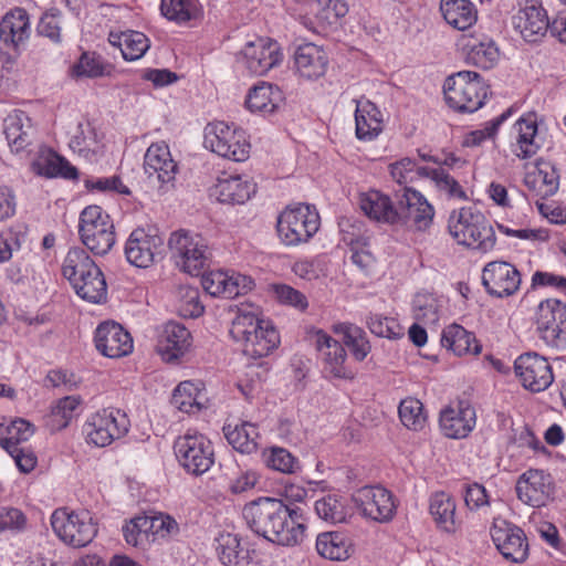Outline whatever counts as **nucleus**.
I'll return each mask as SVG.
<instances>
[{"instance_id": "473e14b6", "label": "nucleus", "mask_w": 566, "mask_h": 566, "mask_svg": "<svg viewBox=\"0 0 566 566\" xmlns=\"http://www.w3.org/2000/svg\"><path fill=\"white\" fill-rule=\"evenodd\" d=\"M280 344V335L270 321H264L256 333L249 337L243 353L251 358L268 356Z\"/></svg>"}, {"instance_id": "0e129e2a", "label": "nucleus", "mask_w": 566, "mask_h": 566, "mask_svg": "<svg viewBox=\"0 0 566 566\" xmlns=\"http://www.w3.org/2000/svg\"><path fill=\"white\" fill-rule=\"evenodd\" d=\"M149 528L151 541H156L158 537H171L177 535L179 532L178 523L171 516L166 514L149 516Z\"/></svg>"}, {"instance_id": "603ef678", "label": "nucleus", "mask_w": 566, "mask_h": 566, "mask_svg": "<svg viewBox=\"0 0 566 566\" xmlns=\"http://www.w3.org/2000/svg\"><path fill=\"white\" fill-rule=\"evenodd\" d=\"M34 426L22 418H18L7 427L9 437L0 440V446L7 452H14L20 442L28 441L34 433Z\"/></svg>"}, {"instance_id": "e433bc0d", "label": "nucleus", "mask_w": 566, "mask_h": 566, "mask_svg": "<svg viewBox=\"0 0 566 566\" xmlns=\"http://www.w3.org/2000/svg\"><path fill=\"white\" fill-rule=\"evenodd\" d=\"M95 271L96 274L92 273L87 276L85 273L82 277L76 279L72 287L81 298L98 304L106 300L107 284L103 272L96 264Z\"/></svg>"}, {"instance_id": "f8f14e48", "label": "nucleus", "mask_w": 566, "mask_h": 566, "mask_svg": "<svg viewBox=\"0 0 566 566\" xmlns=\"http://www.w3.org/2000/svg\"><path fill=\"white\" fill-rule=\"evenodd\" d=\"M144 170L149 184L160 193L175 188L178 165L172 159L168 145L151 144L144 156Z\"/></svg>"}, {"instance_id": "2eb2a0df", "label": "nucleus", "mask_w": 566, "mask_h": 566, "mask_svg": "<svg viewBox=\"0 0 566 566\" xmlns=\"http://www.w3.org/2000/svg\"><path fill=\"white\" fill-rule=\"evenodd\" d=\"M353 501L365 517L379 523L391 521L396 514L394 496L382 486H364L353 495Z\"/></svg>"}, {"instance_id": "338daca9", "label": "nucleus", "mask_w": 566, "mask_h": 566, "mask_svg": "<svg viewBox=\"0 0 566 566\" xmlns=\"http://www.w3.org/2000/svg\"><path fill=\"white\" fill-rule=\"evenodd\" d=\"M85 187L88 190H96L99 192L116 191L122 195H129L130 190L125 186L118 176L90 178L85 180Z\"/></svg>"}, {"instance_id": "37998d69", "label": "nucleus", "mask_w": 566, "mask_h": 566, "mask_svg": "<svg viewBox=\"0 0 566 566\" xmlns=\"http://www.w3.org/2000/svg\"><path fill=\"white\" fill-rule=\"evenodd\" d=\"M217 551L221 563L226 566H249L248 551L241 547L240 538L235 534H221L218 539Z\"/></svg>"}, {"instance_id": "de8ad7c7", "label": "nucleus", "mask_w": 566, "mask_h": 566, "mask_svg": "<svg viewBox=\"0 0 566 566\" xmlns=\"http://www.w3.org/2000/svg\"><path fill=\"white\" fill-rule=\"evenodd\" d=\"M337 332L343 335V342L357 360L361 361L367 357L371 347L366 333L360 327L354 324H342Z\"/></svg>"}, {"instance_id": "4be33fe9", "label": "nucleus", "mask_w": 566, "mask_h": 566, "mask_svg": "<svg viewBox=\"0 0 566 566\" xmlns=\"http://www.w3.org/2000/svg\"><path fill=\"white\" fill-rule=\"evenodd\" d=\"M491 536L505 559L514 563H522L526 559L528 545L525 534L520 527L507 523L495 524L491 530Z\"/></svg>"}, {"instance_id": "58836bf2", "label": "nucleus", "mask_w": 566, "mask_h": 566, "mask_svg": "<svg viewBox=\"0 0 566 566\" xmlns=\"http://www.w3.org/2000/svg\"><path fill=\"white\" fill-rule=\"evenodd\" d=\"M462 113H473L483 106L488 88L476 72L462 71Z\"/></svg>"}, {"instance_id": "c03bdc74", "label": "nucleus", "mask_w": 566, "mask_h": 566, "mask_svg": "<svg viewBox=\"0 0 566 566\" xmlns=\"http://www.w3.org/2000/svg\"><path fill=\"white\" fill-rule=\"evenodd\" d=\"M455 510V502L448 494L441 492L432 496L430 513L439 527L448 533H454L457 531Z\"/></svg>"}, {"instance_id": "ddd939ff", "label": "nucleus", "mask_w": 566, "mask_h": 566, "mask_svg": "<svg viewBox=\"0 0 566 566\" xmlns=\"http://www.w3.org/2000/svg\"><path fill=\"white\" fill-rule=\"evenodd\" d=\"M512 25L527 43H538L551 31L547 11L536 0H524L512 17Z\"/></svg>"}, {"instance_id": "6e6552de", "label": "nucleus", "mask_w": 566, "mask_h": 566, "mask_svg": "<svg viewBox=\"0 0 566 566\" xmlns=\"http://www.w3.org/2000/svg\"><path fill=\"white\" fill-rule=\"evenodd\" d=\"M175 455L184 470L192 475H202L214 463L211 441L201 433L187 432L176 439Z\"/></svg>"}, {"instance_id": "13d9d810", "label": "nucleus", "mask_w": 566, "mask_h": 566, "mask_svg": "<svg viewBox=\"0 0 566 566\" xmlns=\"http://www.w3.org/2000/svg\"><path fill=\"white\" fill-rule=\"evenodd\" d=\"M367 324L370 332L378 337L396 339L403 335L400 324L391 317L380 314H370L367 318Z\"/></svg>"}, {"instance_id": "69168bd1", "label": "nucleus", "mask_w": 566, "mask_h": 566, "mask_svg": "<svg viewBox=\"0 0 566 566\" xmlns=\"http://www.w3.org/2000/svg\"><path fill=\"white\" fill-rule=\"evenodd\" d=\"M415 318L423 324H432L438 321V307L436 300L429 295H417L413 301Z\"/></svg>"}, {"instance_id": "c756f323", "label": "nucleus", "mask_w": 566, "mask_h": 566, "mask_svg": "<svg viewBox=\"0 0 566 566\" xmlns=\"http://www.w3.org/2000/svg\"><path fill=\"white\" fill-rule=\"evenodd\" d=\"M283 99V93L279 86L262 82L250 90L245 104L251 112L271 114L279 108Z\"/></svg>"}, {"instance_id": "393cba45", "label": "nucleus", "mask_w": 566, "mask_h": 566, "mask_svg": "<svg viewBox=\"0 0 566 566\" xmlns=\"http://www.w3.org/2000/svg\"><path fill=\"white\" fill-rule=\"evenodd\" d=\"M462 208V245L480 252L490 251L495 244V234L484 216L471 214L473 222H468Z\"/></svg>"}, {"instance_id": "dca6fc26", "label": "nucleus", "mask_w": 566, "mask_h": 566, "mask_svg": "<svg viewBox=\"0 0 566 566\" xmlns=\"http://www.w3.org/2000/svg\"><path fill=\"white\" fill-rule=\"evenodd\" d=\"M514 369L523 386L533 392L545 390L554 380L549 363L537 353H525L518 356L514 363Z\"/></svg>"}, {"instance_id": "774afa93", "label": "nucleus", "mask_w": 566, "mask_h": 566, "mask_svg": "<svg viewBox=\"0 0 566 566\" xmlns=\"http://www.w3.org/2000/svg\"><path fill=\"white\" fill-rule=\"evenodd\" d=\"M275 292L279 301L283 304L292 305L302 311L308 305L305 295L292 286L277 285Z\"/></svg>"}, {"instance_id": "20e7f679", "label": "nucleus", "mask_w": 566, "mask_h": 566, "mask_svg": "<svg viewBox=\"0 0 566 566\" xmlns=\"http://www.w3.org/2000/svg\"><path fill=\"white\" fill-rule=\"evenodd\" d=\"M78 232L83 244L96 255L106 254L115 243L113 221L99 206L81 212Z\"/></svg>"}, {"instance_id": "680f3d73", "label": "nucleus", "mask_w": 566, "mask_h": 566, "mask_svg": "<svg viewBox=\"0 0 566 566\" xmlns=\"http://www.w3.org/2000/svg\"><path fill=\"white\" fill-rule=\"evenodd\" d=\"M453 405L446 406L440 411L439 427L442 434L450 439H459L460 432V400Z\"/></svg>"}, {"instance_id": "a19ab883", "label": "nucleus", "mask_w": 566, "mask_h": 566, "mask_svg": "<svg viewBox=\"0 0 566 566\" xmlns=\"http://www.w3.org/2000/svg\"><path fill=\"white\" fill-rule=\"evenodd\" d=\"M228 442L241 453H252L256 450L259 431L254 423L243 421L241 424L223 427Z\"/></svg>"}, {"instance_id": "0eeeda50", "label": "nucleus", "mask_w": 566, "mask_h": 566, "mask_svg": "<svg viewBox=\"0 0 566 566\" xmlns=\"http://www.w3.org/2000/svg\"><path fill=\"white\" fill-rule=\"evenodd\" d=\"M51 525L59 538L73 547L86 546L97 534L96 524L87 511L57 509L51 516Z\"/></svg>"}, {"instance_id": "7ed1b4c3", "label": "nucleus", "mask_w": 566, "mask_h": 566, "mask_svg": "<svg viewBox=\"0 0 566 566\" xmlns=\"http://www.w3.org/2000/svg\"><path fill=\"white\" fill-rule=\"evenodd\" d=\"M319 214L315 207L301 203L286 208L277 218L276 230L281 241L287 247L308 242L318 231Z\"/></svg>"}, {"instance_id": "1a4fd4ad", "label": "nucleus", "mask_w": 566, "mask_h": 566, "mask_svg": "<svg viewBox=\"0 0 566 566\" xmlns=\"http://www.w3.org/2000/svg\"><path fill=\"white\" fill-rule=\"evenodd\" d=\"M168 247L176 264L190 275L198 276L208 265L209 252L203 239L180 230L171 233Z\"/></svg>"}, {"instance_id": "39448f33", "label": "nucleus", "mask_w": 566, "mask_h": 566, "mask_svg": "<svg viewBox=\"0 0 566 566\" xmlns=\"http://www.w3.org/2000/svg\"><path fill=\"white\" fill-rule=\"evenodd\" d=\"M536 332L544 344L566 352V303L558 298H546L537 305Z\"/></svg>"}, {"instance_id": "c9c22d12", "label": "nucleus", "mask_w": 566, "mask_h": 566, "mask_svg": "<svg viewBox=\"0 0 566 566\" xmlns=\"http://www.w3.org/2000/svg\"><path fill=\"white\" fill-rule=\"evenodd\" d=\"M525 184L532 189H536L542 197H551L555 195L559 188V174L554 164L551 161L538 159L536 161V172L525 177Z\"/></svg>"}, {"instance_id": "864d4df0", "label": "nucleus", "mask_w": 566, "mask_h": 566, "mask_svg": "<svg viewBox=\"0 0 566 566\" xmlns=\"http://www.w3.org/2000/svg\"><path fill=\"white\" fill-rule=\"evenodd\" d=\"M398 412L401 422L408 429L418 431L423 428L426 416L423 415V406L420 400L415 398L401 400Z\"/></svg>"}, {"instance_id": "4468645a", "label": "nucleus", "mask_w": 566, "mask_h": 566, "mask_svg": "<svg viewBox=\"0 0 566 566\" xmlns=\"http://www.w3.org/2000/svg\"><path fill=\"white\" fill-rule=\"evenodd\" d=\"M30 34L28 14L22 9L7 13L0 21V56L3 63L14 62L19 48Z\"/></svg>"}, {"instance_id": "052dcab7", "label": "nucleus", "mask_w": 566, "mask_h": 566, "mask_svg": "<svg viewBox=\"0 0 566 566\" xmlns=\"http://www.w3.org/2000/svg\"><path fill=\"white\" fill-rule=\"evenodd\" d=\"M511 115V111L507 109L502 113L496 118L486 123L483 129H476L468 133L462 140V146L472 147L480 146L485 139L493 138L501 126V124L506 120V118Z\"/></svg>"}, {"instance_id": "cd10ccee", "label": "nucleus", "mask_w": 566, "mask_h": 566, "mask_svg": "<svg viewBox=\"0 0 566 566\" xmlns=\"http://www.w3.org/2000/svg\"><path fill=\"white\" fill-rule=\"evenodd\" d=\"M359 206L368 218L378 222L395 224V218L397 217L395 212L396 199L391 200L387 195L371 190L360 196Z\"/></svg>"}, {"instance_id": "5fc2aeb1", "label": "nucleus", "mask_w": 566, "mask_h": 566, "mask_svg": "<svg viewBox=\"0 0 566 566\" xmlns=\"http://www.w3.org/2000/svg\"><path fill=\"white\" fill-rule=\"evenodd\" d=\"M392 179L402 187L413 181L416 177L429 176V168L419 167L410 158H402L389 166Z\"/></svg>"}, {"instance_id": "412c9836", "label": "nucleus", "mask_w": 566, "mask_h": 566, "mask_svg": "<svg viewBox=\"0 0 566 566\" xmlns=\"http://www.w3.org/2000/svg\"><path fill=\"white\" fill-rule=\"evenodd\" d=\"M315 347L324 360V373L334 378L350 379L354 373L345 365L346 350L344 346L323 331L315 334Z\"/></svg>"}, {"instance_id": "3c124183", "label": "nucleus", "mask_w": 566, "mask_h": 566, "mask_svg": "<svg viewBox=\"0 0 566 566\" xmlns=\"http://www.w3.org/2000/svg\"><path fill=\"white\" fill-rule=\"evenodd\" d=\"M264 319L259 318L252 313H239L232 321L230 335L237 343H241L244 347L249 342V337L256 333Z\"/></svg>"}, {"instance_id": "bf43d9fd", "label": "nucleus", "mask_w": 566, "mask_h": 566, "mask_svg": "<svg viewBox=\"0 0 566 566\" xmlns=\"http://www.w3.org/2000/svg\"><path fill=\"white\" fill-rule=\"evenodd\" d=\"M123 535L127 544L139 546L144 541H149V516H136L123 526Z\"/></svg>"}, {"instance_id": "c85d7f7f", "label": "nucleus", "mask_w": 566, "mask_h": 566, "mask_svg": "<svg viewBox=\"0 0 566 566\" xmlns=\"http://www.w3.org/2000/svg\"><path fill=\"white\" fill-rule=\"evenodd\" d=\"M4 135L11 150L19 153L31 144L33 133L30 118L22 111H15L4 119Z\"/></svg>"}, {"instance_id": "6e6d98bb", "label": "nucleus", "mask_w": 566, "mask_h": 566, "mask_svg": "<svg viewBox=\"0 0 566 566\" xmlns=\"http://www.w3.org/2000/svg\"><path fill=\"white\" fill-rule=\"evenodd\" d=\"M178 313L180 316L186 318H197L203 313L205 307L200 303V293L198 289L180 286L178 290Z\"/></svg>"}, {"instance_id": "a211bd4d", "label": "nucleus", "mask_w": 566, "mask_h": 566, "mask_svg": "<svg viewBox=\"0 0 566 566\" xmlns=\"http://www.w3.org/2000/svg\"><path fill=\"white\" fill-rule=\"evenodd\" d=\"M242 54L245 67L251 74L259 76L279 65L283 56L277 42L269 38L248 42Z\"/></svg>"}, {"instance_id": "5701e85b", "label": "nucleus", "mask_w": 566, "mask_h": 566, "mask_svg": "<svg viewBox=\"0 0 566 566\" xmlns=\"http://www.w3.org/2000/svg\"><path fill=\"white\" fill-rule=\"evenodd\" d=\"M164 241L157 234L147 233L144 229L134 230L125 245L127 261L137 268H148L153 264Z\"/></svg>"}, {"instance_id": "a18cd8bd", "label": "nucleus", "mask_w": 566, "mask_h": 566, "mask_svg": "<svg viewBox=\"0 0 566 566\" xmlns=\"http://www.w3.org/2000/svg\"><path fill=\"white\" fill-rule=\"evenodd\" d=\"M160 10L168 20L177 23L198 20L202 15L198 0H161Z\"/></svg>"}, {"instance_id": "f3484780", "label": "nucleus", "mask_w": 566, "mask_h": 566, "mask_svg": "<svg viewBox=\"0 0 566 566\" xmlns=\"http://www.w3.org/2000/svg\"><path fill=\"white\" fill-rule=\"evenodd\" d=\"M482 283L490 295L499 298L509 297L520 289L521 274L511 263L493 261L484 266Z\"/></svg>"}, {"instance_id": "4d7b16f0", "label": "nucleus", "mask_w": 566, "mask_h": 566, "mask_svg": "<svg viewBox=\"0 0 566 566\" xmlns=\"http://www.w3.org/2000/svg\"><path fill=\"white\" fill-rule=\"evenodd\" d=\"M107 66L95 52H84L72 70L76 77H99L106 74Z\"/></svg>"}, {"instance_id": "a878e982", "label": "nucleus", "mask_w": 566, "mask_h": 566, "mask_svg": "<svg viewBox=\"0 0 566 566\" xmlns=\"http://www.w3.org/2000/svg\"><path fill=\"white\" fill-rule=\"evenodd\" d=\"M256 191V186L242 176H223L218 178L213 195L222 203L242 205Z\"/></svg>"}, {"instance_id": "9b49d317", "label": "nucleus", "mask_w": 566, "mask_h": 566, "mask_svg": "<svg viewBox=\"0 0 566 566\" xmlns=\"http://www.w3.org/2000/svg\"><path fill=\"white\" fill-rule=\"evenodd\" d=\"M129 424L126 413L119 409H103L91 416L83 431L88 443L102 448L125 436Z\"/></svg>"}, {"instance_id": "aec40b11", "label": "nucleus", "mask_w": 566, "mask_h": 566, "mask_svg": "<svg viewBox=\"0 0 566 566\" xmlns=\"http://www.w3.org/2000/svg\"><path fill=\"white\" fill-rule=\"evenodd\" d=\"M95 347L108 358H119L133 350L130 334L115 322H104L95 331Z\"/></svg>"}, {"instance_id": "9d476101", "label": "nucleus", "mask_w": 566, "mask_h": 566, "mask_svg": "<svg viewBox=\"0 0 566 566\" xmlns=\"http://www.w3.org/2000/svg\"><path fill=\"white\" fill-rule=\"evenodd\" d=\"M397 217L395 224L406 226L416 230H426L432 222L434 210L428 200L419 192L407 186L396 190Z\"/></svg>"}, {"instance_id": "f257e3e1", "label": "nucleus", "mask_w": 566, "mask_h": 566, "mask_svg": "<svg viewBox=\"0 0 566 566\" xmlns=\"http://www.w3.org/2000/svg\"><path fill=\"white\" fill-rule=\"evenodd\" d=\"M247 526L258 536L280 545L294 546L303 541L305 518L300 507H291L282 500L259 497L242 510Z\"/></svg>"}, {"instance_id": "49530a36", "label": "nucleus", "mask_w": 566, "mask_h": 566, "mask_svg": "<svg viewBox=\"0 0 566 566\" xmlns=\"http://www.w3.org/2000/svg\"><path fill=\"white\" fill-rule=\"evenodd\" d=\"M263 463L275 471L285 474L300 470V461L289 450L282 447H270L262 451Z\"/></svg>"}, {"instance_id": "72a5a7b5", "label": "nucleus", "mask_w": 566, "mask_h": 566, "mask_svg": "<svg viewBox=\"0 0 566 566\" xmlns=\"http://www.w3.org/2000/svg\"><path fill=\"white\" fill-rule=\"evenodd\" d=\"M356 136L360 140H373L382 130L381 113L370 102L358 104L355 112Z\"/></svg>"}, {"instance_id": "f03ea898", "label": "nucleus", "mask_w": 566, "mask_h": 566, "mask_svg": "<svg viewBox=\"0 0 566 566\" xmlns=\"http://www.w3.org/2000/svg\"><path fill=\"white\" fill-rule=\"evenodd\" d=\"M478 21V9L470 0H462V56L465 63L489 70L495 64L499 50L484 34H472L470 28Z\"/></svg>"}, {"instance_id": "ea45409f", "label": "nucleus", "mask_w": 566, "mask_h": 566, "mask_svg": "<svg viewBox=\"0 0 566 566\" xmlns=\"http://www.w3.org/2000/svg\"><path fill=\"white\" fill-rule=\"evenodd\" d=\"M317 553L331 560H345L350 556L352 545L346 536L338 532H326L317 536Z\"/></svg>"}, {"instance_id": "e2e57ef3", "label": "nucleus", "mask_w": 566, "mask_h": 566, "mask_svg": "<svg viewBox=\"0 0 566 566\" xmlns=\"http://www.w3.org/2000/svg\"><path fill=\"white\" fill-rule=\"evenodd\" d=\"M80 405L81 398L78 396H66L57 401L52 408V417L59 422V428H65L69 424Z\"/></svg>"}, {"instance_id": "4c0bfd02", "label": "nucleus", "mask_w": 566, "mask_h": 566, "mask_svg": "<svg viewBox=\"0 0 566 566\" xmlns=\"http://www.w3.org/2000/svg\"><path fill=\"white\" fill-rule=\"evenodd\" d=\"M32 167L38 175L48 178L62 177L65 179H75L77 177V169L65 158L51 150L35 160Z\"/></svg>"}, {"instance_id": "f704fd0d", "label": "nucleus", "mask_w": 566, "mask_h": 566, "mask_svg": "<svg viewBox=\"0 0 566 566\" xmlns=\"http://www.w3.org/2000/svg\"><path fill=\"white\" fill-rule=\"evenodd\" d=\"M305 4L315 15L321 28L326 29L338 22L348 12L347 4L342 0H295Z\"/></svg>"}, {"instance_id": "7c9ffc66", "label": "nucleus", "mask_w": 566, "mask_h": 566, "mask_svg": "<svg viewBox=\"0 0 566 566\" xmlns=\"http://www.w3.org/2000/svg\"><path fill=\"white\" fill-rule=\"evenodd\" d=\"M517 129V149L515 154L520 158L534 156L542 147V139L538 136L537 120L535 114L522 116L515 124Z\"/></svg>"}, {"instance_id": "423d86ee", "label": "nucleus", "mask_w": 566, "mask_h": 566, "mask_svg": "<svg viewBox=\"0 0 566 566\" xmlns=\"http://www.w3.org/2000/svg\"><path fill=\"white\" fill-rule=\"evenodd\" d=\"M205 146L233 161H244L250 155L245 132L224 122L209 123L205 128Z\"/></svg>"}, {"instance_id": "2f4dec72", "label": "nucleus", "mask_w": 566, "mask_h": 566, "mask_svg": "<svg viewBox=\"0 0 566 566\" xmlns=\"http://www.w3.org/2000/svg\"><path fill=\"white\" fill-rule=\"evenodd\" d=\"M108 41L117 46L126 61H136L145 55L150 46L148 38L138 31L111 32Z\"/></svg>"}, {"instance_id": "b1692460", "label": "nucleus", "mask_w": 566, "mask_h": 566, "mask_svg": "<svg viewBox=\"0 0 566 566\" xmlns=\"http://www.w3.org/2000/svg\"><path fill=\"white\" fill-rule=\"evenodd\" d=\"M191 345V335L187 327L178 322H168L159 337L157 349L166 361L184 356Z\"/></svg>"}, {"instance_id": "8fccbe9b", "label": "nucleus", "mask_w": 566, "mask_h": 566, "mask_svg": "<svg viewBox=\"0 0 566 566\" xmlns=\"http://www.w3.org/2000/svg\"><path fill=\"white\" fill-rule=\"evenodd\" d=\"M199 390L191 381L180 382L172 392L171 403L182 412L191 413L201 409Z\"/></svg>"}, {"instance_id": "09e8293b", "label": "nucleus", "mask_w": 566, "mask_h": 566, "mask_svg": "<svg viewBox=\"0 0 566 566\" xmlns=\"http://www.w3.org/2000/svg\"><path fill=\"white\" fill-rule=\"evenodd\" d=\"M315 511L319 518L331 523H342L347 517L344 499L336 494H328L317 500Z\"/></svg>"}, {"instance_id": "79ce46f5", "label": "nucleus", "mask_w": 566, "mask_h": 566, "mask_svg": "<svg viewBox=\"0 0 566 566\" xmlns=\"http://www.w3.org/2000/svg\"><path fill=\"white\" fill-rule=\"evenodd\" d=\"M85 273L87 276L92 273L96 274L95 262L85 250L81 248L70 249L62 264L63 276L72 285L76 279L82 277Z\"/></svg>"}, {"instance_id": "6ab92c4d", "label": "nucleus", "mask_w": 566, "mask_h": 566, "mask_svg": "<svg viewBox=\"0 0 566 566\" xmlns=\"http://www.w3.org/2000/svg\"><path fill=\"white\" fill-rule=\"evenodd\" d=\"M518 500L532 507L544 506L553 492L552 476L543 470L530 469L516 482Z\"/></svg>"}, {"instance_id": "bb28decb", "label": "nucleus", "mask_w": 566, "mask_h": 566, "mask_svg": "<svg viewBox=\"0 0 566 566\" xmlns=\"http://www.w3.org/2000/svg\"><path fill=\"white\" fill-rule=\"evenodd\" d=\"M297 72L302 77L312 80L324 75L327 60L324 52L313 43L300 45L294 53Z\"/></svg>"}]
</instances>
